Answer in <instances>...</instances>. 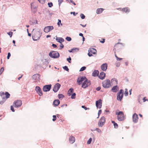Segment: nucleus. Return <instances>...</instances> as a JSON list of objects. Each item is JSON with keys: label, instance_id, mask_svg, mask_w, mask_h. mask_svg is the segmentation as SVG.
I'll return each instance as SVG.
<instances>
[{"label": "nucleus", "instance_id": "59", "mask_svg": "<svg viewBox=\"0 0 148 148\" xmlns=\"http://www.w3.org/2000/svg\"><path fill=\"white\" fill-rule=\"evenodd\" d=\"M52 46H53L54 48H56L57 47V45L55 44H53L52 45Z\"/></svg>", "mask_w": 148, "mask_h": 148}, {"label": "nucleus", "instance_id": "64", "mask_svg": "<svg viewBox=\"0 0 148 148\" xmlns=\"http://www.w3.org/2000/svg\"><path fill=\"white\" fill-rule=\"evenodd\" d=\"M80 25H81V26H82V27H85L86 26V24L85 25H82V24H80Z\"/></svg>", "mask_w": 148, "mask_h": 148}, {"label": "nucleus", "instance_id": "28", "mask_svg": "<svg viewBox=\"0 0 148 148\" xmlns=\"http://www.w3.org/2000/svg\"><path fill=\"white\" fill-rule=\"evenodd\" d=\"M99 74V71L98 70H95L93 72L92 75L93 77L98 76Z\"/></svg>", "mask_w": 148, "mask_h": 148}, {"label": "nucleus", "instance_id": "12", "mask_svg": "<svg viewBox=\"0 0 148 148\" xmlns=\"http://www.w3.org/2000/svg\"><path fill=\"white\" fill-rule=\"evenodd\" d=\"M61 85L58 83H57L54 86L53 88V91L55 92H57L60 89Z\"/></svg>", "mask_w": 148, "mask_h": 148}, {"label": "nucleus", "instance_id": "42", "mask_svg": "<svg viewBox=\"0 0 148 148\" xmlns=\"http://www.w3.org/2000/svg\"><path fill=\"white\" fill-rule=\"evenodd\" d=\"M92 139L91 138H90L89 140H88L87 141V144H90L91 141H92Z\"/></svg>", "mask_w": 148, "mask_h": 148}, {"label": "nucleus", "instance_id": "54", "mask_svg": "<svg viewBox=\"0 0 148 148\" xmlns=\"http://www.w3.org/2000/svg\"><path fill=\"white\" fill-rule=\"evenodd\" d=\"M116 65L117 67H119L120 65V63L119 62H116Z\"/></svg>", "mask_w": 148, "mask_h": 148}, {"label": "nucleus", "instance_id": "6", "mask_svg": "<svg viewBox=\"0 0 148 148\" xmlns=\"http://www.w3.org/2000/svg\"><path fill=\"white\" fill-rule=\"evenodd\" d=\"M91 84L90 81V80L86 79L84 81L82 84V87L84 88H85Z\"/></svg>", "mask_w": 148, "mask_h": 148}, {"label": "nucleus", "instance_id": "58", "mask_svg": "<svg viewBox=\"0 0 148 148\" xmlns=\"http://www.w3.org/2000/svg\"><path fill=\"white\" fill-rule=\"evenodd\" d=\"M102 39L103 40H100V42L101 43H104V42H105V39Z\"/></svg>", "mask_w": 148, "mask_h": 148}, {"label": "nucleus", "instance_id": "50", "mask_svg": "<svg viewBox=\"0 0 148 148\" xmlns=\"http://www.w3.org/2000/svg\"><path fill=\"white\" fill-rule=\"evenodd\" d=\"M82 108L84 109L85 110L89 109V108H87L86 107H85L84 106H82Z\"/></svg>", "mask_w": 148, "mask_h": 148}, {"label": "nucleus", "instance_id": "37", "mask_svg": "<svg viewBox=\"0 0 148 148\" xmlns=\"http://www.w3.org/2000/svg\"><path fill=\"white\" fill-rule=\"evenodd\" d=\"M65 39L66 40L69 42L70 41L72 40L71 37L69 36H67L66 38Z\"/></svg>", "mask_w": 148, "mask_h": 148}, {"label": "nucleus", "instance_id": "49", "mask_svg": "<svg viewBox=\"0 0 148 148\" xmlns=\"http://www.w3.org/2000/svg\"><path fill=\"white\" fill-rule=\"evenodd\" d=\"M95 130L97 131V132L99 133H101V130L99 128H96L95 129Z\"/></svg>", "mask_w": 148, "mask_h": 148}, {"label": "nucleus", "instance_id": "45", "mask_svg": "<svg viewBox=\"0 0 148 148\" xmlns=\"http://www.w3.org/2000/svg\"><path fill=\"white\" fill-rule=\"evenodd\" d=\"M61 24V25H62V24L61 23V21L60 19L58 20V22L57 24L58 26H60V24Z\"/></svg>", "mask_w": 148, "mask_h": 148}, {"label": "nucleus", "instance_id": "53", "mask_svg": "<svg viewBox=\"0 0 148 148\" xmlns=\"http://www.w3.org/2000/svg\"><path fill=\"white\" fill-rule=\"evenodd\" d=\"M63 0H58V4L59 6L60 5L61 3L63 2Z\"/></svg>", "mask_w": 148, "mask_h": 148}, {"label": "nucleus", "instance_id": "21", "mask_svg": "<svg viewBox=\"0 0 148 148\" xmlns=\"http://www.w3.org/2000/svg\"><path fill=\"white\" fill-rule=\"evenodd\" d=\"M119 90V87L117 86H114L111 89V91L114 92H117Z\"/></svg>", "mask_w": 148, "mask_h": 148}, {"label": "nucleus", "instance_id": "56", "mask_svg": "<svg viewBox=\"0 0 148 148\" xmlns=\"http://www.w3.org/2000/svg\"><path fill=\"white\" fill-rule=\"evenodd\" d=\"M101 89V87L100 86H99L96 89V90L98 91H99Z\"/></svg>", "mask_w": 148, "mask_h": 148}, {"label": "nucleus", "instance_id": "32", "mask_svg": "<svg viewBox=\"0 0 148 148\" xmlns=\"http://www.w3.org/2000/svg\"><path fill=\"white\" fill-rule=\"evenodd\" d=\"M114 82H116V84H117L118 81H117V79L115 78H113V79H112L111 80V83H114Z\"/></svg>", "mask_w": 148, "mask_h": 148}, {"label": "nucleus", "instance_id": "55", "mask_svg": "<svg viewBox=\"0 0 148 148\" xmlns=\"http://www.w3.org/2000/svg\"><path fill=\"white\" fill-rule=\"evenodd\" d=\"M10 56H11V54H10V52L8 53V54L7 57V59H9Z\"/></svg>", "mask_w": 148, "mask_h": 148}, {"label": "nucleus", "instance_id": "34", "mask_svg": "<svg viewBox=\"0 0 148 148\" xmlns=\"http://www.w3.org/2000/svg\"><path fill=\"white\" fill-rule=\"evenodd\" d=\"M76 94L75 93H73L71 95V98L72 99H75V98Z\"/></svg>", "mask_w": 148, "mask_h": 148}, {"label": "nucleus", "instance_id": "51", "mask_svg": "<svg viewBox=\"0 0 148 148\" xmlns=\"http://www.w3.org/2000/svg\"><path fill=\"white\" fill-rule=\"evenodd\" d=\"M102 111L101 110H99L98 112V117H97V118H98L99 117V115L100 114H101V113Z\"/></svg>", "mask_w": 148, "mask_h": 148}, {"label": "nucleus", "instance_id": "47", "mask_svg": "<svg viewBox=\"0 0 148 148\" xmlns=\"http://www.w3.org/2000/svg\"><path fill=\"white\" fill-rule=\"evenodd\" d=\"M13 33L12 32H10L8 33V34L10 36V37H11Z\"/></svg>", "mask_w": 148, "mask_h": 148}, {"label": "nucleus", "instance_id": "23", "mask_svg": "<svg viewBox=\"0 0 148 148\" xmlns=\"http://www.w3.org/2000/svg\"><path fill=\"white\" fill-rule=\"evenodd\" d=\"M56 40L57 42L61 43H62V42H64V39L63 38L61 37H57L56 36Z\"/></svg>", "mask_w": 148, "mask_h": 148}, {"label": "nucleus", "instance_id": "29", "mask_svg": "<svg viewBox=\"0 0 148 148\" xmlns=\"http://www.w3.org/2000/svg\"><path fill=\"white\" fill-rule=\"evenodd\" d=\"M103 9L102 8H98L96 10V13L97 14H99L102 13L103 11Z\"/></svg>", "mask_w": 148, "mask_h": 148}, {"label": "nucleus", "instance_id": "41", "mask_svg": "<svg viewBox=\"0 0 148 148\" xmlns=\"http://www.w3.org/2000/svg\"><path fill=\"white\" fill-rule=\"evenodd\" d=\"M4 70V68L2 67L0 69V75L2 73Z\"/></svg>", "mask_w": 148, "mask_h": 148}, {"label": "nucleus", "instance_id": "14", "mask_svg": "<svg viewBox=\"0 0 148 148\" xmlns=\"http://www.w3.org/2000/svg\"><path fill=\"white\" fill-rule=\"evenodd\" d=\"M53 29V27L52 26H47L44 28V31L45 33H48Z\"/></svg>", "mask_w": 148, "mask_h": 148}, {"label": "nucleus", "instance_id": "61", "mask_svg": "<svg viewBox=\"0 0 148 148\" xmlns=\"http://www.w3.org/2000/svg\"><path fill=\"white\" fill-rule=\"evenodd\" d=\"M66 1L69 3H71L72 2V0H66Z\"/></svg>", "mask_w": 148, "mask_h": 148}, {"label": "nucleus", "instance_id": "44", "mask_svg": "<svg viewBox=\"0 0 148 148\" xmlns=\"http://www.w3.org/2000/svg\"><path fill=\"white\" fill-rule=\"evenodd\" d=\"M60 49H62L64 47V46L62 43H60Z\"/></svg>", "mask_w": 148, "mask_h": 148}, {"label": "nucleus", "instance_id": "8", "mask_svg": "<svg viewBox=\"0 0 148 148\" xmlns=\"http://www.w3.org/2000/svg\"><path fill=\"white\" fill-rule=\"evenodd\" d=\"M105 122V118L102 116L98 122V125L99 127H102L104 124Z\"/></svg>", "mask_w": 148, "mask_h": 148}, {"label": "nucleus", "instance_id": "1", "mask_svg": "<svg viewBox=\"0 0 148 148\" xmlns=\"http://www.w3.org/2000/svg\"><path fill=\"white\" fill-rule=\"evenodd\" d=\"M0 95L2 98V100L0 101V104H3L5 101L10 97V94L8 92H6L5 93L4 92L1 91L0 92Z\"/></svg>", "mask_w": 148, "mask_h": 148}, {"label": "nucleus", "instance_id": "4", "mask_svg": "<svg viewBox=\"0 0 148 148\" xmlns=\"http://www.w3.org/2000/svg\"><path fill=\"white\" fill-rule=\"evenodd\" d=\"M123 89H121L117 93L116 99L120 101H121L123 97Z\"/></svg>", "mask_w": 148, "mask_h": 148}, {"label": "nucleus", "instance_id": "27", "mask_svg": "<svg viewBox=\"0 0 148 148\" xmlns=\"http://www.w3.org/2000/svg\"><path fill=\"white\" fill-rule=\"evenodd\" d=\"M75 139L74 137L73 136H71L69 138V141L71 143L73 144V143L75 142Z\"/></svg>", "mask_w": 148, "mask_h": 148}, {"label": "nucleus", "instance_id": "48", "mask_svg": "<svg viewBox=\"0 0 148 148\" xmlns=\"http://www.w3.org/2000/svg\"><path fill=\"white\" fill-rule=\"evenodd\" d=\"M71 57H69L68 58H67V60L69 63H71Z\"/></svg>", "mask_w": 148, "mask_h": 148}, {"label": "nucleus", "instance_id": "60", "mask_svg": "<svg viewBox=\"0 0 148 148\" xmlns=\"http://www.w3.org/2000/svg\"><path fill=\"white\" fill-rule=\"evenodd\" d=\"M145 97H144L143 99V101L144 102H145L146 101H148V99H145Z\"/></svg>", "mask_w": 148, "mask_h": 148}, {"label": "nucleus", "instance_id": "62", "mask_svg": "<svg viewBox=\"0 0 148 148\" xmlns=\"http://www.w3.org/2000/svg\"><path fill=\"white\" fill-rule=\"evenodd\" d=\"M79 35L80 36L82 37L84 36L83 34L82 33H79Z\"/></svg>", "mask_w": 148, "mask_h": 148}, {"label": "nucleus", "instance_id": "39", "mask_svg": "<svg viewBox=\"0 0 148 148\" xmlns=\"http://www.w3.org/2000/svg\"><path fill=\"white\" fill-rule=\"evenodd\" d=\"M80 16L82 19H84L85 18V16L83 14L81 13L80 14Z\"/></svg>", "mask_w": 148, "mask_h": 148}, {"label": "nucleus", "instance_id": "38", "mask_svg": "<svg viewBox=\"0 0 148 148\" xmlns=\"http://www.w3.org/2000/svg\"><path fill=\"white\" fill-rule=\"evenodd\" d=\"M63 68L65 70L67 71H69V69L67 66H63Z\"/></svg>", "mask_w": 148, "mask_h": 148}, {"label": "nucleus", "instance_id": "43", "mask_svg": "<svg viewBox=\"0 0 148 148\" xmlns=\"http://www.w3.org/2000/svg\"><path fill=\"white\" fill-rule=\"evenodd\" d=\"M118 44H120L121 45L123 46H124L125 45V44H124V43H121V42H118V43H117L116 44H115V47H116V46L118 45Z\"/></svg>", "mask_w": 148, "mask_h": 148}, {"label": "nucleus", "instance_id": "18", "mask_svg": "<svg viewBox=\"0 0 148 148\" xmlns=\"http://www.w3.org/2000/svg\"><path fill=\"white\" fill-rule=\"evenodd\" d=\"M40 75L38 74H36L33 75L32 78L33 80H39Z\"/></svg>", "mask_w": 148, "mask_h": 148}, {"label": "nucleus", "instance_id": "13", "mask_svg": "<svg viewBox=\"0 0 148 148\" xmlns=\"http://www.w3.org/2000/svg\"><path fill=\"white\" fill-rule=\"evenodd\" d=\"M35 90L36 91L37 93L40 96H42L43 93L42 90L39 86H37L35 87Z\"/></svg>", "mask_w": 148, "mask_h": 148}, {"label": "nucleus", "instance_id": "2", "mask_svg": "<svg viewBox=\"0 0 148 148\" xmlns=\"http://www.w3.org/2000/svg\"><path fill=\"white\" fill-rule=\"evenodd\" d=\"M49 56L53 58H57L60 56V54L57 51H51L49 53Z\"/></svg>", "mask_w": 148, "mask_h": 148}, {"label": "nucleus", "instance_id": "35", "mask_svg": "<svg viewBox=\"0 0 148 148\" xmlns=\"http://www.w3.org/2000/svg\"><path fill=\"white\" fill-rule=\"evenodd\" d=\"M128 95V92L127 91V89L126 88L125 89V91L124 92V95L125 96H127Z\"/></svg>", "mask_w": 148, "mask_h": 148}, {"label": "nucleus", "instance_id": "7", "mask_svg": "<svg viewBox=\"0 0 148 148\" xmlns=\"http://www.w3.org/2000/svg\"><path fill=\"white\" fill-rule=\"evenodd\" d=\"M22 104V101L20 100H17L14 101L13 106L16 108L20 107Z\"/></svg>", "mask_w": 148, "mask_h": 148}, {"label": "nucleus", "instance_id": "16", "mask_svg": "<svg viewBox=\"0 0 148 148\" xmlns=\"http://www.w3.org/2000/svg\"><path fill=\"white\" fill-rule=\"evenodd\" d=\"M87 79L85 76L81 77L80 78L79 77L77 79V82L79 85H80L81 83L84 81H85Z\"/></svg>", "mask_w": 148, "mask_h": 148}, {"label": "nucleus", "instance_id": "9", "mask_svg": "<svg viewBox=\"0 0 148 148\" xmlns=\"http://www.w3.org/2000/svg\"><path fill=\"white\" fill-rule=\"evenodd\" d=\"M40 34V32H36V34H32V37L34 40H37L39 39L41 36Z\"/></svg>", "mask_w": 148, "mask_h": 148}, {"label": "nucleus", "instance_id": "20", "mask_svg": "<svg viewBox=\"0 0 148 148\" xmlns=\"http://www.w3.org/2000/svg\"><path fill=\"white\" fill-rule=\"evenodd\" d=\"M118 10L125 12L126 13H128L130 12V9L128 7L125 8H118Z\"/></svg>", "mask_w": 148, "mask_h": 148}, {"label": "nucleus", "instance_id": "5", "mask_svg": "<svg viewBox=\"0 0 148 148\" xmlns=\"http://www.w3.org/2000/svg\"><path fill=\"white\" fill-rule=\"evenodd\" d=\"M110 82V80L108 79L102 82V86L103 87L107 88H109L111 85Z\"/></svg>", "mask_w": 148, "mask_h": 148}, {"label": "nucleus", "instance_id": "19", "mask_svg": "<svg viewBox=\"0 0 148 148\" xmlns=\"http://www.w3.org/2000/svg\"><path fill=\"white\" fill-rule=\"evenodd\" d=\"M108 67L107 64L106 63L103 64L101 66V69L103 71H106Z\"/></svg>", "mask_w": 148, "mask_h": 148}, {"label": "nucleus", "instance_id": "26", "mask_svg": "<svg viewBox=\"0 0 148 148\" xmlns=\"http://www.w3.org/2000/svg\"><path fill=\"white\" fill-rule=\"evenodd\" d=\"M79 50L78 48H73L71 49L70 50H69L68 51L70 53H74L75 52H77Z\"/></svg>", "mask_w": 148, "mask_h": 148}, {"label": "nucleus", "instance_id": "63", "mask_svg": "<svg viewBox=\"0 0 148 148\" xmlns=\"http://www.w3.org/2000/svg\"><path fill=\"white\" fill-rule=\"evenodd\" d=\"M122 58H119V57H118L116 59V60H122Z\"/></svg>", "mask_w": 148, "mask_h": 148}, {"label": "nucleus", "instance_id": "24", "mask_svg": "<svg viewBox=\"0 0 148 148\" xmlns=\"http://www.w3.org/2000/svg\"><path fill=\"white\" fill-rule=\"evenodd\" d=\"M105 77V74L103 72H101L100 73L98 77L101 79H103Z\"/></svg>", "mask_w": 148, "mask_h": 148}, {"label": "nucleus", "instance_id": "30", "mask_svg": "<svg viewBox=\"0 0 148 148\" xmlns=\"http://www.w3.org/2000/svg\"><path fill=\"white\" fill-rule=\"evenodd\" d=\"M73 92V88H71L69 89L68 91L67 94L69 96L71 95V93Z\"/></svg>", "mask_w": 148, "mask_h": 148}, {"label": "nucleus", "instance_id": "52", "mask_svg": "<svg viewBox=\"0 0 148 148\" xmlns=\"http://www.w3.org/2000/svg\"><path fill=\"white\" fill-rule=\"evenodd\" d=\"M10 109L13 112H14L15 110L13 106H11L10 107Z\"/></svg>", "mask_w": 148, "mask_h": 148}, {"label": "nucleus", "instance_id": "15", "mask_svg": "<svg viewBox=\"0 0 148 148\" xmlns=\"http://www.w3.org/2000/svg\"><path fill=\"white\" fill-rule=\"evenodd\" d=\"M102 104V100L99 99L96 101V106L97 108L100 109L101 108Z\"/></svg>", "mask_w": 148, "mask_h": 148}, {"label": "nucleus", "instance_id": "11", "mask_svg": "<svg viewBox=\"0 0 148 148\" xmlns=\"http://www.w3.org/2000/svg\"><path fill=\"white\" fill-rule=\"evenodd\" d=\"M51 86V84L44 86L42 89L43 91L46 92L50 91Z\"/></svg>", "mask_w": 148, "mask_h": 148}, {"label": "nucleus", "instance_id": "57", "mask_svg": "<svg viewBox=\"0 0 148 148\" xmlns=\"http://www.w3.org/2000/svg\"><path fill=\"white\" fill-rule=\"evenodd\" d=\"M73 14V15L74 16H75L76 15V14H77V13H75V12H71V14Z\"/></svg>", "mask_w": 148, "mask_h": 148}, {"label": "nucleus", "instance_id": "46", "mask_svg": "<svg viewBox=\"0 0 148 148\" xmlns=\"http://www.w3.org/2000/svg\"><path fill=\"white\" fill-rule=\"evenodd\" d=\"M53 118L52 119V121H54L56 120V116L55 115H53Z\"/></svg>", "mask_w": 148, "mask_h": 148}, {"label": "nucleus", "instance_id": "33", "mask_svg": "<svg viewBox=\"0 0 148 148\" xmlns=\"http://www.w3.org/2000/svg\"><path fill=\"white\" fill-rule=\"evenodd\" d=\"M58 96L59 99H62L64 97V95L62 94H59L58 95Z\"/></svg>", "mask_w": 148, "mask_h": 148}, {"label": "nucleus", "instance_id": "10", "mask_svg": "<svg viewBox=\"0 0 148 148\" xmlns=\"http://www.w3.org/2000/svg\"><path fill=\"white\" fill-rule=\"evenodd\" d=\"M88 51V55L89 57L92 56V53L94 54H95L97 52V51L96 49L93 48L89 49Z\"/></svg>", "mask_w": 148, "mask_h": 148}, {"label": "nucleus", "instance_id": "3", "mask_svg": "<svg viewBox=\"0 0 148 148\" xmlns=\"http://www.w3.org/2000/svg\"><path fill=\"white\" fill-rule=\"evenodd\" d=\"M116 115H117V119L119 121H122L124 119V115L122 111H119L117 112H116Z\"/></svg>", "mask_w": 148, "mask_h": 148}, {"label": "nucleus", "instance_id": "22", "mask_svg": "<svg viewBox=\"0 0 148 148\" xmlns=\"http://www.w3.org/2000/svg\"><path fill=\"white\" fill-rule=\"evenodd\" d=\"M60 103V101L58 99L55 100L53 102V104L54 106L56 107Z\"/></svg>", "mask_w": 148, "mask_h": 148}, {"label": "nucleus", "instance_id": "36", "mask_svg": "<svg viewBox=\"0 0 148 148\" xmlns=\"http://www.w3.org/2000/svg\"><path fill=\"white\" fill-rule=\"evenodd\" d=\"M86 68V66H83L81 68L79 71H84L85 70Z\"/></svg>", "mask_w": 148, "mask_h": 148}, {"label": "nucleus", "instance_id": "25", "mask_svg": "<svg viewBox=\"0 0 148 148\" xmlns=\"http://www.w3.org/2000/svg\"><path fill=\"white\" fill-rule=\"evenodd\" d=\"M31 7L34 12H36V6L34 5V3H31Z\"/></svg>", "mask_w": 148, "mask_h": 148}, {"label": "nucleus", "instance_id": "40", "mask_svg": "<svg viewBox=\"0 0 148 148\" xmlns=\"http://www.w3.org/2000/svg\"><path fill=\"white\" fill-rule=\"evenodd\" d=\"M48 6L50 8L51 7L53 6V3L52 2L48 3Z\"/></svg>", "mask_w": 148, "mask_h": 148}, {"label": "nucleus", "instance_id": "17", "mask_svg": "<svg viewBox=\"0 0 148 148\" xmlns=\"http://www.w3.org/2000/svg\"><path fill=\"white\" fill-rule=\"evenodd\" d=\"M132 119L133 122L134 123H136L138 122V115L136 113H134L133 115Z\"/></svg>", "mask_w": 148, "mask_h": 148}, {"label": "nucleus", "instance_id": "31", "mask_svg": "<svg viewBox=\"0 0 148 148\" xmlns=\"http://www.w3.org/2000/svg\"><path fill=\"white\" fill-rule=\"evenodd\" d=\"M111 122L113 124L115 128L116 129L118 128V124L116 123L114 121H112Z\"/></svg>", "mask_w": 148, "mask_h": 148}]
</instances>
